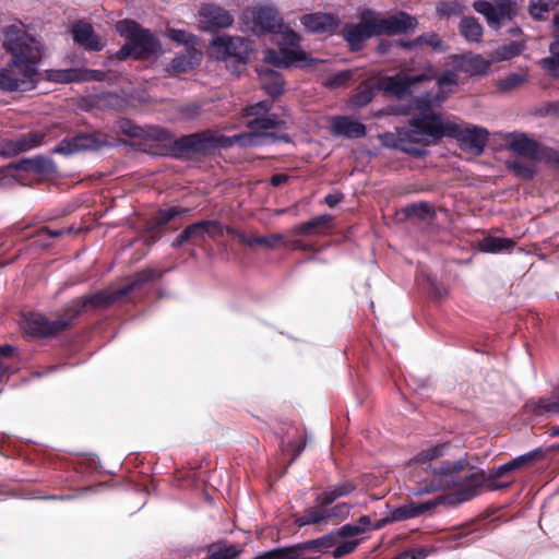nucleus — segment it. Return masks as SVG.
I'll return each instance as SVG.
<instances>
[{"label": "nucleus", "instance_id": "16", "mask_svg": "<svg viewBox=\"0 0 559 559\" xmlns=\"http://www.w3.org/2000/svg\"><path fill=\"white\" fill-rule=\"evenodd\" d=\"M69 320L48 321L44 316L31 314L24 322V330L33 336H49L64 329Z\"/></svg>", "mask_w": 559, "mask_h": 559}, {"label": "nucleus", "instance_id": "15", "mask_svg": "<svg viewBox=\"0 0 559 559\" xmlns=\"http://www.w3.org/2000/svg\"><path fill=\"white\" fill-rule=\"evenodd\" d=\"M44 135L39 132H29L16 139L3 140L0 143V155L14 156L35 148L41 144Z\"/></svg>", "mask_w": 559, "mask_h": 559}, {"label": "nucleus", "instance_id": "51", "mask_svg": "<svg viewBox=\"0 0 559 559\" xmlns=\"http://www.w3.org/2000/svg\"><path fill=\"white\" fill-rule=\"evenodd\" d=\"M413 211L414 212H417V211H423L425 213H428L429 212V207L426 205V204H420L418 206H414L413 207Z\"/></svg>", "mask_w": 559, "mask_h": 559}, {"label": "nucleus", "instance_id": "50", "mask_svg": "<svg viewBox=\"0 0 559 559\" xmlns=\"http://www.w3.org/2000/svg\"><path fill=\"white\" fill-rule=\"evenodd\" d=\"M439 14H450L453 10L448 4L442 3L437 8Z\"/></svg>", "mask_w": 559, "mask_h": 559}, {"label": "nucleus", "instance_id": "2", "mask_svg": "<svg viewBox=\"0 0 559 559\" xmlns=\"http://www.w3.org/2000/svg\"><path fill=\"white\" fill-rule=\"evenodd\" d=\"M242 21L248 29L255 34L272 33L281 47L280 51H267L264 60L276 67L305 66L307 53L297 47L299 36L282 23L276 9L269 3H261L246 10Z\"/></svg>", "mask_w": 559, "mask_h": 559}, {"label": "nucleus", "instance_id": "4", "mask_svg": "<svg viewBox=\"0 0 559 559\" xmlns=\"http://www.w3.org/2000/svg\"><path fill=\"white\" fill-rule=\"evenodd\" d=\"M488 134L484 128L476 126L461 128L448 119L431 114L414 119L409 138L414 142L430 145L443 136H453L463 150L479 155L486 146Z\"/></svg>", "mask_w": 559, "mask_h": 559}, {"label": "nucleus", "instance_id": "48", "mask_svg": "<svg viewBox=\"0 0 559 559\" xmlns=\"http://www.w3.org/2000/svg\"><path fill=\"white\" fill-rule=\"evenodd\" d=\"M550 53L559 56V35L555 37V40L550 45Z\"/></svg>", "mask_w": 559, "mask_h": 559}, {"label": "nucleus", "instance_id": "47", "mask_svg": "<svg viewBox=\"0 0 559 559\" xmlns=\"http://www.w3.org/2000/svg\"><path fill=\"white\" fill-rule=\"evenodd\" d=\"M511 520H513V518L507 516L506 513H499L498 515L490 518L488 521L489 522H509Z\"/></svg>", "mask_w": 559, "mask_h": 559}, {"label": "nucleus", "instance_id": "41", "mask_svg": "<svg viewBox=\"0 0 559 559\" xmlns=\"http://www.w3.org/2000/svg\"><path fill=\"white\" fill-rule=\"evenodd\" d=\"M372 97L373 91L370 87H366L353 98V102L356 106H365L372 99Z\"/></svg>", "mask_w": 559, "mask_h": 559}, {"label": "nucleus", "instance_id": "23", "mask_svg": "<svg viewBox=\"0 0 559 559\" xmlns=\"http://www.w3.org/2000/svg\"><path fill=\"white\" fill-rule=\"evenodd\" d=\"M473 534V532H452L442 537L443 545L439 548L444 549H455L461 546L469 545L472 542H474L478 536L469 537Z\"/></svg>", "mask_w": 559, "mask_h": 559}, {"label": "nucleus", "instance_id": "55", "mask_svg": "<svg viewBox=\"0 0 559 559\" xmlns=\"http://www.w3.org/2000/svg\"><path fill=\"white\" fill-rule=\"evenodd\" d=\"M552 433L559 435V425L552 428Z\"/></svg>", "mask_w": 559, "mask_h": 559}, {"label": "nucleus", "instance_id": "26", "mask_svg": "<svg viewBox=\"0 0 559 559\" xmlns=\"http://www.w3.org/2000/svg\"><path fill=\"white\" fill-rule=\"evenodd\" d=\"M457 84V75L452 71L444 72L442 75L438 76L437 85L440 90V93L432 96L430 102H440L445 97L447 92H451L452 87Z\"/></svg>", "mask_w": 559, "mask_h": 559}, {"label": "nucleus", "instance_id": "31", "mask_svg": "<svg viewBox=\"0 0 559 559\" xmlns=\"http://www.w3.org/2000/svg\"><path fill=\"white\" fill-rule=\"evenodd\" d=\"M527 81L525 72L511 73L497 82L501 92H510L523 85Z\"/></svg>", "mask_w": 559, "mask_h": 559}, {"label": "nucleus", "instance_id": "45", "mask_svg": "<svg viewBox=\"0 0 559 559\" xmlns=\"http://www.w3.org/2000/svg\"><path fill=\"white\" fill-rule=\"evenodd\" d=\"M341 199L342 198L338 194H329V195L325 197V203L329 206L333 207V206H335L341 201Z\"/></svg>", "mask_w": 559, "mask_h": 559}, {"label": "nucleus", "instance_id": "6", "mask_svg": "<svg viewBox=\"0 0 559 559\" xmlns=\"http://www.w3.org/2000/svg\"><path fill=\"white\" fill-rule=\"evenodd\" d=\"M368 526H341L322 537L295 544L299 559H317L311 554H325L334 548V558H342L353 552L359 545V539L354 537L367 532Z\"/></svg>", "mask_w": 559, "mask_h": 559}, {"label": "nucleus", "instance_id": "13", "mask_svg": "<svg viewBox=\"0 0 559 559\" xmlns=\"http://www.w3.org/2000/svg\"><path fill=\"white\" fill-rule=\"evenodd\" d=\"M432 78H435V72L432 71L431 68H429L421 75H396L384 78L379 82V87L388 94L399 96L405 93L411 86L415 85L416 83H419L425 80H431Z\"/></svg>", "mask_w": 559, "mask_h": 559}, {"label": "nucleus", "instance_id": "5", "mask_svg": "<svg viewBox=\"0 0 559 559\" xmlns=\"http://www.w3.org/2000/svg\"><path fill=\"white\" fill-rule=\"evenodd\" d=\"M417 20L406 13L384 17L376 12H365L358 23L347 24L343 36L352 49H359L365 40L382 34L393 35L414 29Z\"/></svg>", "mask_w": 559, "mask_h": 559}, {"label": "nucleus", "instance_id": "44", "mask_svg": "<svg viewBox=\"0 0 559 559\" xmlns=\"http://www.w3.org/2000/svg\"><path fill=\"white\" fill-rule=\"evenodd\" d=\"M191 239L189 238L186 229L174 240L173 242V246L174 247H180L182 243H185L186 241H190Z\"/></svg>", "mask_w": 559, "mask_h": 559}, {"label": "nucleus", "instance_id": "7", "mask_svg": "<svg viewBox=\"0 0 559 559\" xmlns=\"http://www.w3.org/2000/svg\"><path fill=\"white\" fill-rule=\"evenodd\" d=\"M356 486L350 481H344L329 488L317 498L316 504L310 508L298 524H316L323 521H343L349 513L347 504H337L328 509L334 500L347 496L355 490Z\"/></svg>", "mask_w": 559, "mask_h": 559}, {"label": "nucleus", "instance_id": "38", "mask_svg": "<svg viewBox=\"0 0 559 559\" xmlns=\"http://www.w3.org/2000/svg\"><path fill=\"white\" fill-rule=\"evenodd\" d=\"M167 36L171 40L177 41L179 44H185V45H193L195 41L194 36L187 34L186 32H183L181 29L170 28L167 31Z\"/></svg>", "mask_w": 559, "mask_h": 559}, {"label": "nucleus", "instance_id": "35", "mask_svg": "<svg viewBox=\"0 0 559 559\" xmlns=\"http://www.w3.org/2000/svg\"><path fill=\"white\" fill-rule=\"evenodd\" d=\"M240 554V549L235 545L219 546L212 548L207 557L203 559H234Z\"/></svg>", "mask_w": 559, "mask_h": 559}, {"label": "nucleus", "instance_id": "33", "mask_svg": "<svg viewBox=\"0 0 559 559\" xmlns=\"http://www.w3.org/2000/svg\"><path fill=\"white\" fill-rule=\"evenodd\" d=\"M400 44L402 46L408 47V48H412V47H414L416 45H419V44H426V45L431 46L432 49L436 50V51H443L445 49V46H444L443 41L433 33L420 36V37H418L416 40H414L412 43L400 41Z\"/></svg>", "mask_w": 559, "mask_h": 559}, {"label": "nucleus", "instance_id": "28", "mask_svg": "<svg viewBox=\"0 0 559 559\" xmlns=\"http://www.w3.org/2000/svg\"><path fill=\"white\" fill-rule=\"evenodd\" d=\"M521 51L522 46L520 44L510 43L496 49L490 56V61L491 63L506 61L518 56Z\"/></svg>", "mask_w": 559, "mask_h": 559}, {"label": "nucleus", "instance_id": "10", "mask_svg": "<svg viewBox=\"0 0 559 559\" xmlns=\"http://www.w3.org/2000/svg\"><path fill=\"white\" fill-rule=\"evenodd\" d=\"M209 52L216 59L228 57L245 61L250 53V45L241 37L217 36L210 45Z\"/></svg>", "mask_w": 559, "mask_h": 559}, {"label": "nucleus", "instance_id": "56", "mask_svg": "<svg viewBox=\"0 0 559 559\" xmlns=\"http://www.w3.org/2000/svg\"><path fill=\"white\" fill-rule=\"evenodd\" d=\"M304 447H305V444H301V445L298 448V450H297V453H296V454L300 453V452L302 451Z\"/></svg>", "mask_w": 559, "mask_h": 559}, {"label": "nucleus", "instance_id": "24", "mask_svg": "<svg viewBox=\"0 0 559 559\" xmlns=\"http://www.w3.org/2000/svg\"><path fill=\"white\" fill-rule=\"evenodd\" d=\"M460 32L468 41H479L483 35L480 24L474 17H464L460 23Z\"/></svg>", "mask_w": 559, "mask_h": 559}, {"label": "nucleus", "instance_id": "32", "mask_svg": "<svg viewBox=\"0 0 559 559\" xmlns=\"http://www.w3.org/2000/svg\"><path fill=\"white\" fill-rule=\"evenodd\" d=\"M512 246L513 241L511 239L500 237H487L480 245L483 251L491 253L500 252Z\"/></svg>", "mask_w": 559, "mask_h": 559}, {"label": "nucleus", "instance_id": "12", "mask_svg": "<svg viewBox=\"0 0 559 559\" xmlns=\"http://www.w3.org/2000/svg\"><path fill=\"white\" fill-rule=\"evenodd\" d=\"M504 141L506 146L518 155L534 160L544 159L549 156V152L540 148L536 142L523 133H510L506 136Z\"/></svg>", "mask_w": 559, "mask_h": 559}, {"label": "nucleus", "instance_id": "52", "mask_svg": "<svg viewBox=\"0 0 559 559\" xmlns=\"http://www.w3.org/2000/svg\"><path fill=\"white\" fill-rule=\"evenodd\" d=\"M12 348L9 347V346H1L0 347V355H8L9 353H11Z\"/></svg>", "mask_w": 559, "mask_h": 559}, {"label": "nucleus", "instance_id": "49", "mask_svg": "<svg viewBox=\"0 0 559 559\" xmlns=\"http://www.w3.org/2000/svg\"><path fill=\"white\" fill-rule=\"evenodd\" d=\"M63 234L62 230H50V229H43L41 230V236H50V237H59Z\"/></svg>", "mask_w": 559, "mask_h": 559}, {"label": "nucleus", "instance_id": "34", "mask_svg": "<svg viewBox=\"0 0 559 559\" xmlns=\"http://www.w3.org/2000/svg\"><path fill=\"white\" fill-rule=\"evenodd\" d=\"M241 240L250 247L263 246L266 248H274L278 242L283 240V236L274 234L262 237H242Z\"/></svg>", "mask_w": 559, "mask_h": 559}, {"label": "nucleus", "instance_id": "40", "mask_svg": "<svg viewBox=\"0 0 559 559\" xmlns=\"http://www.w3.org/2000/svg\"><path fill=\"white\" fill-rule=\"evenodd\" d=\"M543 67L551 75L559 78V56L550 53L543 60Z\"/></svg>", "mask_w": 559, "mask_h": 559}, {"label": "nucleus", "instance_id": "19", "mask_svg": "<svg viewBox=\"0 0 559 559\" xmlns=\"http://www.w3.org/2000/svg\"><path fill=\"white\" fill-rule=\"evenodd\" d=\"M105 142L98 140L93 135L82 134L71 140L62 141L56 148L57 152L62 154H73L81 151L94 150L103 145Z\"/></svg>", "mask_w": 559, "mask_h": 559}, {"label": "nucleus", "instance_id": "8", "mask_svg": "<svg viewBox=\"0 0 559 559\" xmlns=\"http://www.w3.org/2000/svg\"><path fill=\"white\" fill-rule=\"evenodd\" d=\"M117 32L127 37L129 43L123 45L117 52L118 59L133 57L141 59L156 56L162 52L159 43L146 29L139 28L133 21H120L116 24Z\"/></svg>", "mask_w": 559, "mask_h": 559}, {"label": "nucleus", "instance_id": "57", "mask_svg": "<svg viewBox=\"0 0 559 559\" xmlns=\"http://www.w3.org/2000/svg\"><path fill=\"white\" fill-rule=\"evenodd\" d=\"M62 80L68 81V80H70V78H69V75H67Z\"/></svg>", "mask_w": 559, "mask_h": 559}, {"label": "nucleus", "instance_id": "29", "mask_svg": "<svg viewBox=\"0 0 559 559\" xmlns=\"http://www.w3.org/2000/svg\"><path fill=\"white\" fill-rule=\"evenodd\" d=\"M217 227L215 223L203 221L190 225L186 228V231L191 240L201 239L204 235H214Z\"/></svg>", "mask_w": 559, "mask_h": 559}, {"label": "nucleus", "instance_id": "36", "mask_svg": "<svg viewBox=\"0 0 559 559\" xmlns=\"http://www.w3.org/2000/svg\"><path fill=\"white\" fill-rule=\"evenodd\" d=\"M558 2L559 0H532L531 14L536 19H542Z\"/></svg>", "mask_w": 559, "mask_h": 559}, {"label": "nucleus", "instance_id": "37", "mask_svg": "<svg viewBox=\"0 0 559 559\" xmlns=\"http://www.w3.org/2000/svg\"><path fill=\"white\" fill-rule=\"evenodd\" d=\"M540 456V452L535 450L532 452H528L526 454L520 455L513 460H511V464L515 468V471L521 469L523 467H526L534 463L538 457Z\"/></svg>", "mask_w": 559, "mask_h": 559}, {"label": "nucleus", "instance_id": "3", "mask_svg": "<svg viewBox=\"0 0 559 559\" xmlns=\"http://www.w3.org/2000/svg\"><path fill=\"white\" fill-rule=\"evenodd\" d=\"M3 46L12 59L7 70H0L1 91H28L35 86L36 64L41 58L38 41L23 29L10 26L5 29Z\"/></svg>", "mask_w": 559, "mask_h": 559}, {"label": "nucleus", "instance_id": "58", "mask_svg": "<svg viewBox=\"0 0 559 559\" xmlns=\"http://www.w3.org/2000/svg\"><path fill=\"white\" fill-rule=\"evenodd\" d=\"M556 411H558V412H559V404L556 406Z\"/></svg>", "mask_w": 559, "mask_h": 559}, {"label": "nucleus", "instance_id": "54", "mask_svg": "<svg viewBox=\"0 0 559 559\" xmlns=\"http://www.w3.org/2000/svg\"><path fill=\"white\" fill-rule=\"evenodd\" d=\"M554 24H555L556 27L559 26V16H555L554 17Z\"/></svg>", "mask_w": 559, "mask_h": 559}, {"label": "nucleus", "instance_id": "11", "mask_svg": "<svg viewBox=\"0 0 559 559\" xmlns=\"http://www.w3.org/2000/svg\"><path fill=\"white\" fill-rule=\"evenodd\" d=\"M233 15L214 4H204L199 12V25L203 31L213 32L233 24Z\"/></svg>", "mask_w": 559, "mask_h": 559}, {"label": "nucleus", "instance_id": "43", "mask_svg": "<svg viewBox=\"0 0 559 559\" xmlns=\"http://www.w3.org/2000/svg\"><path fill=\"white\" fill-rule=\"evenodd\" d=\"M349 78L348 72H342L337 74L332 81L329 82L331 86H340L343 82H345Z\"/></svg>", "mask_w": 559, "mask_h": 559}, {"label": "nucleus", "instance_id": "25", "mask_svg": "<svg viewBox=\"0 0 559 559\" xmlns=\"http://www.w3.org/2000/svg\"><path fill=\"white\" fill-rule=\"evenodd\" d=\"M199 62V53L195 49H187L183 57L174 59L171 70L174 73H182L190 70L195 63Z\"/></svg>", "mask_w": 559, "mask_h": 559}, {"label": "nucleus", "instance_id": "1", "mask_svg": "<svg viewBox=\"0 0 559 559\" xmlns=\"http://www.w3.org/2000/svg\"><path fill=\"white\" fill-rule=\"evenodd\" d=\"M447 448V444H437L424 450L412 461L409 465V475L415 478L417 483H426L418 492H429L445 486H454L452 492L444 497H438L426 502H409L401 506L394 509L390 516L384 519L383 522L414 520L423 514L429 513L441 503H462L473 499L486 490L504 488L507 485L498 483V478L515 471L509 461L489 474L478 472L461 478L457 476V473L467 467V463L465 461H445L433 463V465H431V461L441 456Z\"/></svg>", "mask_w": 559, "mask_h": 559}, {"label": "nucleus", "instance_id": "46", "mask_svg": "<svg viewBox=\"0 0 559 559\" xmlns=\"http://www.w3.org/2000/svg\"><path fill=\"white\" fill-rule=\"evenodd\" d=\"M287 176L284 174L275 175L271 178V182L273 186H281L282 183L287 181Z\"/></svg>", "mask_w": 559, "mask_h": 559}, {"label": "nucleus", "instance_id": "17", "mask_svg": "<svg viewBox=\"0 0 559 559\" xmlns=\"http://www.w3.org/2000/svg\"><path fill=\"white\" fill-rule=\"evenodd\" d=\"M72 36L76 44L88 50H100L105 45V40L95 35L92 26L86 23L73 24Z\"/></svg>", "mask_w": 559, "mask_h": 559}, {"label": "nucleus", "instance_id": "27", "mask_svg": "<svg viewBox=\"0 0 559 559\" xmlns=\"http://www.w3.org/2000/svg\"><path fill=\"white\" fill-rule=\"evenodd\" d=\"M332 217L330 215H321L295 227V234L308 236L311 235L314 229L330 227Z\"/></svg>", "mask_w": 559, "mask_h": 559}, {"label": "nucleus", "instance_id": "30", "mask_svg": "<svg viewBox=\"0 0 559 559\" xmlns=\"http://www.w3.org/2000/svg\"><path fill=\"white\" fill-rule=\"evenodd\" d=\"M253 559H299V552H297L296 546L293 545L265 551Z\"/></svg>", "mask_w": 559, "mask_h": 559}, {"label": "nucleus", "instance_id": "21", "mask_svg": "<svg viewBox=\"0 0 559 559\" xmlns=\"http://www.w3.org/2000/svg\"><path fill=\"white\" fill-rule=\"evenodd\" d=\"M331 131L335 135H344L347 138H360L366 133L362 123L346 117H337L331 123Z\"/></svg>", "mask_w": 559, "mask_h": 559}, {"label": "nucleus", "instance_id": "20", "mask_svg": "<svg viewBox=\"0 0 559 559\" xmlns=\"http://www.w3.org/2000/svg\"><path fill=\"white\" fill-rule=\"evenodd\" d=\"M301 23L310 32L329 33L336 28L338 21L332 14L313 13L304 15Z\"/></svg>", "mask_w": 559, "mask_h": 559}, {"label": "nucleus", "instance_id": "53", "mask_svg": "<svg viewBox=\"0 0 559 559\" xmlns=\"http://www.w3.org/2000/svg\"><path fill=\"white\" fill-rule=\"evenodd\" d=\"M370 523V520L366 516H361L360 518V524H369Z\"/></svg>", "mask_w": 559, "mask_h": 559}, {"label": "nucleus", "instance_id": "39", "mask_svg": "<svg viewBox=\"0 0 559 559\" xmlns=\"http://www.w3.org/2000/svg\"><path fill=\"white\" fill-rule=\"evenodd\" d=\"M183 212H185V210H180L179 207H170L167 210H163L158 213V215L156 217L157 224L164 225Z\"/></svg>", "mask_w": 559, "mask_h": 559}, {"label": "nucleus", "instance_id": "22", "mask_svg": "<svg viewBox=\"0 0 559 559\" xmlns=\"http://www.w3.org/2000/svg\"><path fill=\"white\" fill-rule=\"evenodd\" d=\"M259 75L262 86L267 94L275 96L282 93L283 80L276 72L272 70H261Z\"/></svg>", "mask_w": 559, "mask_h": 559}, {"label": "nucleus", "instance_id": "42", "mask_svg": "<svg viewBox=\"0 0 559 559\" xmlns=\"http://www.w3.org/2000/svg\"><path fill=\"white\" fill-rule=\"evenodd\" d=\"M511 167L518 176L523 178H531L534 174V169L532 167L522 166L520 163H514Z\"/></svg>", "mask_w": 559, "mask_h": 559}, {"label": "nucleus", "instance_id": "9", "mask_svg": "<svg viewBox=\"0 0 559 559\" xmlns=\"http://www.w3.org/2000/svg\"><path fill=\"white\" fill-rule=\"evenodd\" d=\"M270 105L266 102L257 103L247 108V116H253L252 120L248 122L250 131L245 134L234 136V141L238 142L241 146L263 145L274 139L271 130L277 128L281 121L277 119L264 116L267 112Z\"/></svg>", "mask_w": 559, "mask_h": 559}, {"label": "nucleus", "instance_id": "18", "mask_svg": "<svg viewBox=\"0 0 559 559\" xmlns=\"http://www.w3.org/2000/svg\"><path fill=\"white\" fill-rule=\"evenodd\" d=\"M454 63L459 70L472 75H481L487 73L492 64L490 59H485L480 55L454 56Z\"/></svg>", "mask_w": 559, "mask_h": 559}, {"label": "nucleus", "instance_id": "14", "mask_svg": "<svg viewBox=\"0 0 559 559\" xmlns=\"http://www.w3.org/2000/svg\"><path fill=\"white\" fill-rule=\"evenodd\" d=\"M475 10L485 15L488 24L498 28L506 22L510 21L515 12V8L511 3H502L498 7L491 5L489 2H475Z\"/></svg>", "mask_w": 559, "mask_h": 559}]
</instances>
